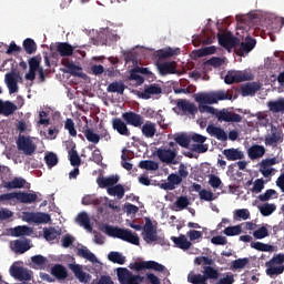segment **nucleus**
Returning a JSON list of instances; mask_svg holds the SVG:
<instances>
[{"mask_svg":"<svg viewBox=\"0 0 284 284\" xmlns=\"http://www.w3.org/2000/svg\"><path fill=\"white\" fill-rule=\"evenodd\" d=\"M64 130L69 131L70 136H77V128H74V121L72 119L65 120Z\"/></svg>","mask_w":284,"mask_h":284,"instance_id":"obj_63","label":"nucleus"},{"mask_svg":"<svg viewBox=\"0 0 284 284\" xmlns=\"http://www.w3.org/2000/svg\"><path fill=\"white\" fill-rule=\"evenodd\" d=\"M175 143L181 148H190L191 139L185 134H180L174 138Z\"/></svg>","mask_w":284,"mask_h":284,"instance_id":"obj_61","label":"nucleus"},{"mask_svg":"<svg viewBox=\"0 0 284 284\" xmlns=\"http://www.w3.org/2000/svg\"><path fill=\"white\" fill-rule=\"evenodd\" d=\"M17 148L26 156H32L37 152V144L30 138L21 134L18 136Z\"/></svg>","mask_w":284,"mask_h":284,"instance_id":"obj_8","label":"nucleus"},{"mask_svg":"<svg viewBox=\"0 0 284 284\" xmlns=\"http://www.w3.org/2000/svg\"><path fill=\"white\" fill-rule=\"evenodd\" d=\"M16 110H18V108L13 102L0 100V114L3 116H12Z\"/></svg>","mask_w":284,"mask_h":284,"instance_id":"obj_26","label":"nucleus"},{"mask_svg":"<svg viewBox=\"0 0 284 284\" xmlns=\"http://www.w3.org/2000/svg\"><path fill=\"white\" fill-rule=\"evenodd\" d=\"M19 79H21L19 73H7L4 75V82L7 83L9 94H14L16 92H19Z\"/></svg>","mask_w":284,"mask_h":284,"instance_id":"obj_17","label":"nucleus"},{"mask_svg":"<svg viewBox=\"0 0 284 284\" xmlns=\"http://www.w3.org/2000/svg\"><path fill=\"white\" fill-rule=\"evenodd\" d=\"M69 270L73 272L75 278L80 281V283H89L90 274L83 272V267L79 264H69Z\"/></svg>","mask_w":284,"mask_h":284,"instance_id":"obj_21","label":"nucleus"},{"mask_svg":"<svg viewBox=\"0 0 284 284\" xmlns=\"http://www.w3.org/2000/svg\"><path fill=\"white\" fill-rule=\"evenodd\" d=\"M217 40L219 43L222 45V48H225V50H232L233 48H236V45H239V43H241V40L236 37H234V34L229 31V32H219L217 33Z\"/></svg>","mask_w":284,"mask_h":284,"instance_id":"obj_9","label":"nucleus"},{"mask_svg":"<svg viewBox=\"0 0 284 284\" xmlns=\"http://www.w3.org/2000/svg\"><path fill=\"white\" fill-rule=\"evenodd\" d=\"M122 119L128 125H132L133 128H141L143 123H145V119L143 118V115L134 111L122 113Z\"/></svg>","mask_w":284,"mask_h":284,"instance_id":"obj_13","label":"nucleus"},{"mask_svg":"<svg viewBox=\"0 0 284 284\" xmlns=\"http://www.w3.org/2000/svg\"><path fill=\"white\" fill-rule=\"evenodd\" d=\"M243 227L241 225L235 226H229L224 229L225 236H239V234H242Z\"/></svg>","mask_w":284,"mask_h":284,"instance_id":"obj_56","label":"nucleus"},{"mask_svg":"<svg viewBox=\"0 0 284 284\" xmlns=\"http://www.w3.org/2000/svg\"><path fill=\"white\" fill-rule=\"evenodd\" d=\"M196 103H200L197 110L201 112V114H216V109L214 105L219 103V101H232V94L229 93L225 90H219V91H211L207 93H199L195 97Z\"/></svg>","mask_w":284,"mask_h":284,"instance_id":"obj_2","label":"nucleus"},{"mask_svg":"<svg viewBox=\"0 0 284 284\" xmlns=\"http://www.w3.org/2000/svg\"><path fill=\"white\" fill-rule=\"evenodd\" d=\"M176 54H181V49H172L169 47L159 52V59H170L171 57H176Z\"/></svg>","mask_w":284,"mask_h":284,"instance_id":"obj_44","label":"nucleus"},{"mask_svg":"<svg viewBox=\"0 0 284 284\" xmlns=\"http://www.w3.org/2000/svg\"><path fill=\"white\" fill-rule=\"evenodd\" d=\"M22 221H26V223H37L38 225H41L43 223H50L51 217L48 213L26 212L23 214Z\"/></svg>","mask_w":284,"mask_h":284,"instance_id":"obj_11","label":"nucleus"},{"mask_svg":"<svg viewBox=\"0 0 284 284\" xmlns=\"http://www.w3.org/2000/svg\"><path fill=\"white\" fill-rule=\"evenodd\" d=\"M183 183V178L179 176L176 173H171L168 176V182L161 184L162 190H176V185Z\"/></svg>","mask_w":284,"mask_h":284,"instance_id":"obj_20","label":"nucleus"},{"mask_svg":"<svg viewBox=\"0 0 284 284\" xmlns=\"http://www.w3.org/2000/svg\"><path fill=\"white\" fill-rule=\"evenodd\" d=\"M12 236L19 237V236H28L30 235V227L29 226H16L11 231Z\"/></svg>","mask_w":284,"mask_h":284,"instance_id":"obj_53","label":"nucleus"},{"mask_svg":"<svg viewBox=\"0 0 284 284\" xmlns=\"http://www.w3.org/2000/svg\"><path fill=\"white\" fill-rule=\"evenodd\" d=\"M284 134L283 130L276 128L274 124L271 125V134H266L264 138L265 145L276 148L278 143H283Z\"/></svg>","mask_w":284,"mask_h":284,"instance_id":"obj_10","label":"nucleus"},{"mask_svg":"<svg viewBox=\"0 0 284 284\" xmlns=\"http://www.w3.org/2000/svg\"><path fill=\"white\" fill-rule=\"evenodd\" d=\"M140 128L145 139H154V136L156 135V124L152 121L143 122V125Z\"/></svg>","mask_w":284,"mask_h":284,"instance_id":"obj_25","label":"nucleus"},{"mask_svg":"<svg viewBox=\"0 0 284 284\" xmlns=\"http://www.w3.org/2000/svg\"><path fill=\"white\" fill-rule=\"evenodd\" d=\"M156 154L162 163H166L168 165H176L179 163L174 160L176 159V152L172 151V149H158Z\"/></svg>","mask_w":284,"mask_h":284,"instance_id":"obj_15","label":"nucleus"},{"mask_svg":"<svg viewBox=\"0 0 284 284\" xmlns=\"http://www.w3.org/2000/svg\"><path fill=\"white\" fill-rule=\"evenodd\" d=\"M258 210L262 216H272V214L276 212V204L265 203L262 206H260Z\"/></svg>","mask_w":284,"mask_h":284,"instance_id":"obj_48","label":"nucleus"},{"mask_svg":"<svg viewBox=\"0 0 284 284\" xmlns=\"http://www.w3.org/2000/svg\"><path fill=\"white\" fill-rule=\"evenodd\" d=\"M134 272H143V270H153V272H165V266L155 261L133 262L129 265Z\"/></svg>","mask_w":284,"mask_h":284,"instance_id":"obj_6","label":"nucleus"},{"mask_svg":"<svg viewBox=\"0 0 284 284\" xmlns=\"http://www.w3.org/2000/svg\"><path fill=\"white\" fill-rule=\"evenodd\" d=\"M97 183L99 187L105 189V187H112V185H116L119 183V176H108V178H98Z\"/></svg>","mask_w":284,"mask_h":284,"instance_id":"obj_34","label":"nucleus"},{"mask_svg":"<svg viewBox=\"0 0 284 284\" xmlns=\"http://www.w3.org/2000/svg\"><path fill=\"white\" fill-rule=\"evenodd\" d=\"M222 153L225 155L226 161H243L245 159V153L235 148L224 149Z\"/></svg>","mask_w":284,"mask_h":284,"instance_id":"obj_23","label":"nucleus"},{"mask_svg":"<svg viewBox=\"0 0 284 284\" xmlns=\"http://www.w3.org/2000/svg\"><path fill=\"white\" fill-rule=\"evenodd\" d=\"M108 92H116L118 94H123L125 92V84L123 82H112L106 88Z\"/></svg>","mask_w":284,"mask_h":284,"instance_id":"obj_52","label":"nucleus"},{"mask_svg":"<svg viewBox=\"0 0 284 284\" xmlns=\"http://www.w3.org/2000/svg\"><path fill=\"white\" fill-rule=\"evenodd\" d=\"M37 199V193L17 192V201L20 203H34Z\"/></svg>","mask_w":284,"mask_h":284,"instance_id":"obj_39","label":"nucleus"},{"mask_svg":"<svg viewBox=\"0 0 284 284\" xmlns=\"http://www.w3.org/2000/svg\"><path fill=\"white\" fill-rule=\"evenodd\" d=\"M44 161L48 168H54L59 163V158L55 153L50 152L44 156Z\"/></svg>","mask_w":284,"mask_h":284,"instance_id":"obj_60","label":"nucleus"},{"mask_svg":"<svg viewBox=\"0 0 284 284\" xmlns=\"http://www.w3.org/2000/svg\"><path fill=\"white\" fill-rule=\"evenodd\" d=\"M139 168L141 170L156 171V170H159V163H156L152 160H143V161H140Z\"/></svg>","mask_w":284,"mask_h":284,"instance_id":"obj_51","label":"nucleus"},{"mask_svg":"<svg viewBox=\"0 0 284 284\" xmlns=\"http://www.w3.org/2000/svg\"><path fill=\"white\" fill-rule=\"evenodd\" d=\"M43 236L45 241H57L59 236H61V229L57 230L55 227H44L43 229Z\"/></svg>","mask_w":284,"mask_h":284,"instance_id":"obj_36","label":"nucleus"},{"mask_svg":"<svg viewBox=\"0 0 284 284\" xmlns=\"http://www.w3.org/2000/svg\"><path fill=\"white\" fill-rule=\"evenodd\" d=\"M22 45L27 54H34L37 52V42L32 38H27Z\"/></svg>","mask_w":284,"mask_h":284,"instance_id":"obj_46","label":"nucleus"},{"mask_svg":"<svg viewBox=\"0 0 284 284\" xmlns=\"http://www.w3.org/2000/svg\"><path fill=\"white\" fill-rule=\"evenodd\" d=\"M247 154L251 161H255L256 159H263V156H265V146L254 144L248 149Z\"/></svg>","mask_w":284,"mask_h":284,"instance_id":"obj_28","label":"nucleus"},{"mask_svg":"<svg viewBox=\"0 0 284 284\" xmlns=\"http://www.w3.org/2000/svg\"><path fill=\"white\" fill-rule=\"evenodd\" d=\"M129 79H130V81H136L138 85H143V83H145V78L140 75L139 71H136V68H133L130 71Z\"/></svg>","mask_w":284,"mask_h":284,"instance_id":"obj_57","label":"nucleus"},{"mask_svg":"<svg viewBox=\"0 0 284 284\" xmlns=\"http://www.w3.org/2000/svg\"><path fill=\"white\" fill-rule=\"evenodd\" d=\"M257 199L262 203H265V202L270 201L271 199H278V193L276 192V190L268 189V190L265 191V193L260 194L257 196Z\"/></svg>","mask_w":284,"mask_h":284,"instance_id":"obj_47","label":"nucleus"},{"mask_svg":"<svg viewBox=\"0 0 284 284\" xmlns=\"http://www.w3.org/2000/svg\"><path fill=\"white\" fill-rule=\"evenodd\" d=\"M52 276L57 277L58 281H65L68 278V270L61 264H55L51 267Z\"/></svg>","mask_w":284,"mask_h":284,"instance_id":"obj_31","label":"nucleus"},{"mask_svg":"<svg viewBox=\"0 0 284 284\" xmlns=\"http://www.w3.org/2000/svg\"><path fill=\"white\" fill-rule=\"evenodd\" d=\"M77 255L81 256V258H85L87 261H90V263H97V255L90 252L88 247L78 248Z\"/></svg>","mask_w":284,"mask_h":284,"instance_id":"obj_41","label":"nucleus"},{"mask_svg":"<svg viewBox=\"0 0 284 284\" xmlns=\"http://www.w3.org/2000/svg\"><path fill=\"white\" fill-rule=\"evenodd\" d=\"M254 75L247 71H229L224 78V83L226 85H232L233 83H243V81H252Z\"/></svg>","mask_w":284,"mask_h":284,"instance_id":"obj_7","label":"nucleus"},{"mask_svg":"<svg viewBox=\"0 0 284 284\" xmlns=\"http://www.w3.org/2000/svg\"><path fill=\"white\" fill-rule=\"evenodd\" d=\"M84 136L89 143H93L94 145L99 144V141H101V135L94 133L92 129H87L84 131Z\"/></svg>","mask_w":284,"mask_h":284,"instance_id":"obj_49","label":"nucleus"},{"mask_svg":"<svg viewBox=\"0 0 284 284\" xmlns=\"http://www.w3.org/2000/svg\"><path fill=\"white\" fill-rule=\"evenodd\" d=\"M163 92V89L161 85L153 83L150 85H144V91L140 93L141 99H152V97L156 94H161Z\"/></svg>","mask_w":284,"mask_h":284,"instance_id":"obj_19","label":"nucleus"},{"mask_svg":"<svg viewBox=\"0 0 284 284\" xmlns=\"http://www.w3.org/2000/svg\"><path fill=\"white\" fill-rule=\"evenodd\" d=\"M26 180L23 178H14L11 181H8L4 183V187L7 190H21V187H24Z\"/></svg>","mask_w":284,"mask_h":284,"instance_id":"obj_37","label":"nucleus"},{"mask_svg":"<svg viewBox=\"0 0 284 284\" xmlns=\"http://www.w3.org/2000/svg\"><path fill=\"white\" fill-rule=\"evenodd\" d=\"M234 219H242L243 221H247V219H250V210L247 209L235 210Z\"/></svg>","mask_w":284,"mask_h":284,"instance_id":"obj_64","label":"nucleus"},{"mask_svg":"<svg viewBox=\"0 0 284 284\" xmlns=\"http://www.w3.org/2000/svg\"><path fill=\"white\" fill-rule=\"evenodd\" d=\"M112 128L118 132V134H121V136H130V129H128V124L121 120V118H113L112 119Z\"/></svg>","mask_w":284,"mask_h":284,"instance_id":"obj_22","label":"nucleus"},{"mask_svg":"<svg viewBox=\"0 0 284 284\" xmlns=\"http://www.w3.org/2000/svg\"><path fill=\"white\" fill-rule=\"evenodd\" d=\"M263 190H265V180L256 179L253 183L251 192H253V194H261Z\"/></svg>","mask_w":284,"mask_h":284,"instance_id":"obj_55","label":"nucleus"},{"mask_svg":"<svg viewBox=\"0 0 284 284\" xmlns=\"http://www.w3.org/2000/svg\"><path fill=\"white\" fill-rule=\"evenodd\" d=\"M261 90V85L256 82H248L241 88L242 97H252Z\"/></svg>","mask_w":284,"mask_h":284,"instance_id":"obj_30","label":"nucleus"},{"mask_svg":"<svg viewBox=\"0 0 284 284\" xmlns=\"http://www.w3.org/2000/svg\"><path fill=\"white\" fill-rule=\"evenodd\" d=\"M251 247L253 250H257V252H274V250H276L274 245L265 244L262 242H252Z\"/></svg>","mask_w":284,"mask_h":284,"instance_id":"obj_43","label":"nucleus"},{"mask_svg":"<svg viewBox=\"0 0 284 284\" xmlns=\"http://www.w3.org/2000/svg\"><path fill=\"white\" fill-rule=\"evenodd\" d=\"M253 48H256V39L247 37L245 42L240 44V52H245L247 54L248 52H252Z\"/></svg>","mask_w":284,"mask_h":284,"instance_id":"obj_40","label":"nucleus"},{"mask_svg":"<svg viewBox=\"0 0 284 284\" xmlns=\"http://www.w3.org/2000/svg\"><path fill=\"white\" fill-rule=\"evenodd\" d=\"M214 260L209 256H197L194 258L195 265L202 266V274L190 273L187 275L189 283L192 284H207V281H219L221 273L217 268H214L212 264Z\"/></svg>","mask_w":284,"mask_h":284,"instance_id":"obj_1","label":"nucleus"},{"mask_svg":"<svg viewBox=\"0 0 284 284\" xmlns=\"http://www.w3.org/2000/svg\"><path fill=\"white\" fill-rule=\"evenodd\" d=\"M13 247L18 254H26L30 250V243L28 241L16 240Z\"/></svg>","mask_w":284,"mask_h":284,"instance_id":"obj_45","label":"nucleus"},{"mask_svg":"<svg viewBox=\"0 0 284 284\" xmlns=\"http://www.w3.org/2000/svg\"><path fill=\"white\" fill-rule=\"evenodd\" d=\"M75 222L88 232H92V224H90V216H88L87 212L79 213L75 217Z\"/></svg>","mask_w":284,"mask_h":284,"instance_id":"obj_33","label":"nucleus"},{"mask_svg":"<svg viewBox=\"0 0 284 284\" xmlns=\"http://www.w3.org/2000/svg\"><path fill=\"white\" fill-rule=\"evenodd\" d=\"M266 275L274 277L284 272V253L274 255L268 262H265Z\"/></svg>","mask_w":284,"mask_h":284,"instance_id":"obj_4","label":"nucleus"},{"mask_svg":"<svg viewBox=\"0 0 284 284\" xmlns=\"http://www.w3.org/2000/svg\"><path fill=\"white\" fill-rule=\"evenodd\" d=\"M10 275L19 281H30L32 278L30 271L23 266H19L17 262L10 266Z\"/></svg>","mask_w":284,"mask_h":284,"instance_id":"obj_14","label":"nucleus"},{"mask_svg":"<svg viewBox=\"0 0 284 284\" xmlns=\"http://www.w3.org/2000/svg\"><path fill=\"white\" fill-rule=\"evenodd\" d=\"M69 161L73 168H79V165H81V158L74 146L69 151Z\"/></svg>","mask_w":284,"mask_h":284,"instance_id":"obj_50","label":"nucleus"},{"mask_svg":"<svg viewBox=\"0 0 284 284\" xmlns=\"http://www.w3.org/2000/svg\"><path fill=\"white\" fill-rule=\"evenodd\" d=\"M215 116L217 121H224L225 123H241V121H243V116H241V114L232 113L225 109L217 112L215 111Z\"/></svg>","mask_w":284,"mask_h":284,"instance_id":"obj_12","label":"nucleus"},{"mask_svg":"<svg viewBox=\"0 0 284 284\" xmlns=\"http://www.w3.org/2000/svg\"><path fill=\"white\" fill-rule=\"evenodd\" d=\"M171 241L174 243L175 247L179 250H190L192 247V242L187 241V237L184 234H180V236H172Z\"/></svg>","mask_w":284,"mask_h":284,"instance_id":"obj_27","label":"nucleus"},{"mask_svg":"<svg viewBox=\"0 0 284 284\" xmlns=\"http://www.w3.org/2000/svg\"><path fill=\"white\" fill-rule=\"evenodd\" d=\"M176 108L181 110L183 114H191V116H196V113L199 112L196 104L187 101L186 99L179 100Z\"/></svg>","mask_w":284,"mask_h":284,"instance_id":"obj_16","label":"nucleus"},{"mask_svg":"<svg viewBox=\"0 0 284 284\" xmlns=\"http://www.w3.org/2000/svg\"><path fill=\"white\" fill-rule=\"evenodd\" d=\"M253 236L257 240L267 239V236H270V231L267 227L262 226L253 232Z\"/></svg>","mask_w":284,"mask_h":284,"instance_id":"obj_62","label":"nucleus"},{"mask_svg":"<svg viewBox=\"0 0 284 284\" xmlns=\"http://www.w3.org/2000/svg\"><path fill=\"white\" fill-rule=\"evenodd\" d=\"M105 232L108 236H112L113 239H120L121 241L131 243V245H140L139 234L133 233L129 229H121V227L106 225Z\"/></svg>","mask_w":284,"mask_h":284,"instance_id":"obj_3","label":"nucleus"},{"mask_svg":"<svg viewBox=\"0 0 284 284\" xmlns=\"http://www.w3.org/2000/svg\"><path fill=\"white\" fill-rule=\"evenodd\" d=\"M116 274L118 281L121 284H141L143 281H145L144 276L133 275L132 271L128 270L126 267H119Z\"/></svg>","mask_w":284,"mask_h":284,"instance_id":"obj_5","label":"nucleus"},{"mask_svg":"<svg viewBox=\"0 0 284 284\" xmlns=\"http://www.w3.org/2000/svg\"><path fill=\"white\" fill-rule=\"evenodd\" d=\"M250 264V258H237L232 262V268L233 270H243L246 267V265Z\"/></svg>","mask_w":284,"mask_h":284,"instance_id":"obj_58","label":"nucleus"},{"mask_svg":"<svg viewBox=\"0 0 284 284\" xmlns=\"http://www.w3.org/2000/svg\"><path fill=\"white\" fill-rule=\"evenodd\" d=\"M158 70L160 71V74H176V62H164L158 64Z\"/></svg>","mask_w":284,"mask_h":284,"instance_id":"obj_32","label":"nucleus"},{"mask_svg":"<svg viewBox=\"0 0 284 284\" xmlns=\"http://www.w3.org/2000/svg\"><path fill=\"white\" fill-rule=\"evenodd\" d=\"M106 192L109 196H116V199H123L125 196V189L121 184L109 186Z\"/></svg>","mask_w":284,"mask_h":284,"instance_id":"obj_38","label":"nucleus"},{"mask_svg":"<svg viewBox=\"0 0 284 284\" xmlns=\"http://www.w3.org/2000/svg\"><path fill=\"white\" fill-rule=\"evenodd\" d=\"M267 108L271 112L273 113H281L284 114V99L281 98L278 100L275 101H268L267 102Z\"/></svg>","mask_w":284,"mask_h":284,"instance_id":"obj_35","label":"nucleus"},{"mask_svg":"<svg viewBox=\"0 0 284 284\" xmlns=\"http://www.w3.org/2000/svg\"><path fill=\"white\" fill-rule=\"evenodd\" d=\"M108 258L111 263H116L118 265H125V256L120 252L112 251L108 254Z\"/></svg>","mask_w":284,"mask_h":284,"instance_id":"obj_42","label":"nucleus"},{"mask_svg":"<svg viewBox=\"0 0 284 284\" xmlns=\"http://www.w3.org/2000/svg\"><path fill=\"white\" fill-rule=\"evenodd\" d=\"M41 55H36L29 59V70L39 72L41 70Z\"/></svg>","mask_w":284,"mask_h":284,"instance_id":"obj_54","label":"nucleus"},{"mask_svg":"<svg viewBox=\"0 0 284 284\" xmlns=\"http://www.w3.org/2000/svg\"><path fill=\"white\" fill-rule=\"evenodd\" d=\"M31 263H33V265H37L38 267H40V270H43V267L48 263V258L44 257L43 255H34L31 257Z\"/></svg>","mask_w":284,"mask_h":284,"instance_id":"obj_59","label":"nucleus"},{"mask_svg":"<svg viewBox=\"0 0 284 284\" xmlns=\"http://www.w3.org/2000/svg\"><path fill=\"white\" fill-rule=\"evenodd\" d=\"M55 48L60 57H72L74 54V47L68 42H58Z\"/></svg>","mask_w":284,"mask_h":284,"instance_id":"obj_29","label":"nucleus"},{"mask_svg":"<svg viewBox=\"0 0 284 284\" xmlns=\"http://www.w3.org/2000/svg\"><path fill=\"white\" fill-rule=\"evenodd\" d=\"M144 241L146 243H155V241H159L156 229H154V225L152 224V220H150L149 217H146V222L144 225Z\"/></svg>","mask_w":284,"mask_h":284,"instance_id":"obj_18","label":"nucleus"},{"mask_svg":"<svg viewBox=\"0 0 284 284\" xmlns=\"http://www.w3.org/2000/svg\"><path fill=\"white\" fill-rule=\"evenodd\" d=\"M206 132L210 134V136L217 139V141H227V133H225V130H223L221 126L209 124Z\"/></svg>","mask_w":284,"mask_h":284,"instance_id":"obj_24","label":"nucleus"}]
</instances>
